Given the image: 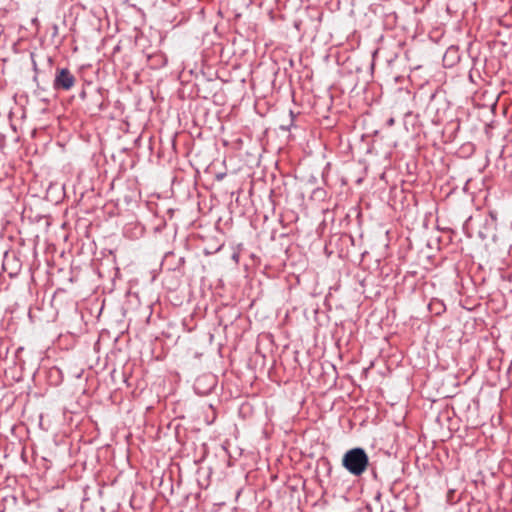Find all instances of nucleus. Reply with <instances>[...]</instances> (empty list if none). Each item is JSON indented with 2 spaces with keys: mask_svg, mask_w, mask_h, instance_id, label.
I'll list each match as a JSON object with an SVG mask.
<instances>
[{
  "mask_svg": "<svg viewBox=\"0 0 512 512\" xmlns=\"http://www.w3.org/2000/svg\"><path fill=\"white\" fill-rule=\"evenodd\" d=\"M342 465L352 475L360 476L367 470L369 458L364 449L353 448L343 455Z\"/></svg>",
  "mask_w": 512,
  "mask_h": 512,
  "instance_id": "1",
  "label": "nucleus"
},
{
  "mask_svg": "<svg viewBox=\"0 0 512 512\" xmlns=\"http://www.w3.org/2000/svg\"><path fill=\"white\" fill-rule=\"evenodd\" d=\"M74 76L68 69H60L54 80V88L69 90L74 85Z\"/></svg>",
  "mask_w": 512,
  "mask_h": 512,
  "instance_id": "2",
  "label": "nucleus"
}]
</instances>
